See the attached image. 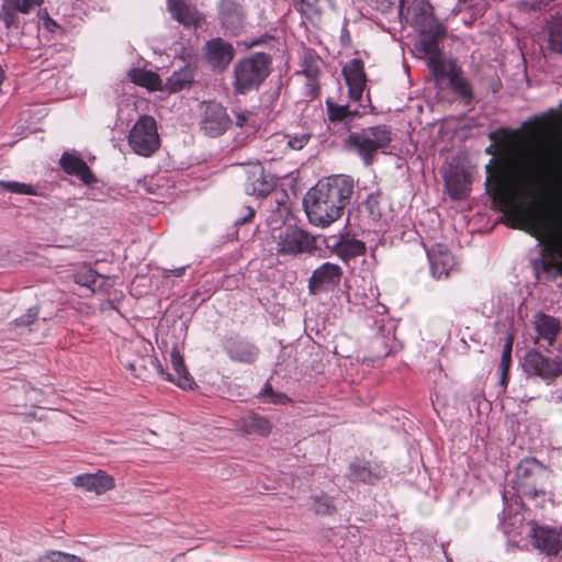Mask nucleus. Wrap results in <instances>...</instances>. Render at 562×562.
I'll return each instance as SVG.
<instances>
[{
	"instance_id": "8fccbe9b",
	"label": "nucleus",
	"mask_w": 562,
	"mask_h": 562,
	"mask_svg": "<svg viewBox=\"0 0 562 562\" xmlns=\"http://www.w3.org/2000/svg\"><path fill=\"white\" fill-rule=\"evenodd\" d=\"M184 270H186V267L166 270L165 277H181L183 274Z\"/></svg>"
},
{
	"instance_id": "aec40b11",
	"label": "nucleus",
	"mask_w": 562,
	"mask_h": 562,
	"mask_svg": "<svg viewBox=\"0 0 562 562\" xmlns=\"http://www.w3.org/2000/svg\"><path fill=\"white\" fill-rule=\"evenodd\" d=\"M341 268L331 262H325L314 270L308 280L311 291L330 290L339 284L341 279Z\"/></svg>"
},
{
	"instance_id": "864d4df0",
	"label": "nucleus",
	"mask_w": 562,
	"mask_h": 562,
	"mask_svg": "<svg viewBox=\"0 0 562 562\" xmlns=\"http://www.w3.org/2000/svg\"><path fill=\"white\" fill-rule=\"evenodd\" d=\"M304 72L306 74V76H307L308 78H312V77H314V76L316 75V70H314V69H312V68H307V69H305V70H304Z\"/></svg>"
},
{
	"instance_id": "6e6552de",
	"label": "nucleus",
	"mask_w": 562,
	"mask_h": 562,
	"mask_svg": "<svg viewBox=\"0 0 562 562\" xmlns=\"http://www.w3.org/2000/svg\"><path fill=\"white\" fill-rule=\"evenodd\" d=\"M548 479L547 468L535 458H526L518 463L510 484L518 496L535 499L537 496L546 494Z\"/></svg>"
},
{
	"instance_id": "a211bd4d",
	"label": "nucleus",
	"mask_w": 562,
	"mask_h": 562,
	"mask_svg": "<svg viewBox=\"0 0 562 562\" xmlns=\"http://www.w3.org/2000/svg\"><path fill=\"white\" fill-rule=\"evenodd\" d=\"M276 179L267 173L261 166H255L248 170L245 182V192L249 195L265 198L276 188Z\"/></svg>"
},
{
	"instance_id": "473e14b6",
	"label": "nucleus",
	"mask_w": 562,
	"mask_h": 562,
	"mask_svg": "<svg viewBox=\"0 0 562 562\" xmlns=\"http://www.w3.org/2000/svg\"><path fill=\"white\" fill-rule=\"evenodd\" d=\"M103 280L104 278L90 266H82L74 273V281L93 293L102 289Z\"/></svg>"
},
{
	"instance_id": "4c0bfd02",
	"label": "nucleus",
	"mask_w": 562,
	"mask_h": 562,
	"mask_svg": "<svg viewBox=\"0 0 562 562\" xmlns=\"http://www.w3.org/2000/svg\"><path fill=\"white\" fill-rule=\"evenodd\" d=\"M260 395L266 397L267 403L271 404H286L291 402L290 397L281 392L273 391L271 384L267 382L260 391Z\"/></svg>"
},
{
	"instance_id": "f8f14e48",
	"label": "nucleus",
	"mask_w": 562,
	"mask_h": 562,
	"mask_svg": "<svg viewBox=\"0 0 562 562\" xmlns=\"http://www.w3.org/2000/svg\"><path fill=\"white\" fill-rule=\"evenodd\" d=\"M231 125L229 115L226 109L217 102L204 103L201 114L200 128L210 137H217L224 134Z\"/></svg>"
},
{
	"instance_id": "680f3d73",
	"label": "nucleus",
	"mask_w": 562,
	"mask_h": 562,
	"mask_svg": "<svg viewBox=\"0 0 562 562\" xmlns=\"http://www.w3.org/2000/svg\"><path fill=\"white\" fill-rule=\"evenodd\" d=\"M349 33L346 32V34L341 35V38L348 37Z\"/></svg>"
},
{
	"instance_id": "603ef678",
	"label": "nucleus",
	"mask_w": 562,
	"mask_h": 562,
	"mask_svg": "<svg viewBox=\"0 0 562 562\" xmlns=\"http://www.w3.org/2000/svg\"><path fill=\"white\" fill-rule=\"evenodd\" d=\"M499 373H501V378H499L501 385L505 387L507 384L508 372H499Z\"/></svg>"
},
{
	"instance_id": "7c9ffc66",
	"label": "nucleus",
	"mask_w": 562,
	"mask_h": 562,
	"mask_svg": "<svg viewBox=\"0 0 562 562\" xmlns=\"http://www.w3.org/2000/svg\"><path fill=\"white\" fill-rule=\"evenodd\" d=\"M128 78L133 83L144 87L150 91L164 90L162 80L151 70L133 68L128 71Z\"/></svg>"
},
{
	"instance_id": "bf43d9fd",
	"label": "nucleus",
	"mask_w": 562,
	"mask_h": 562,
	"mask_svg": "<svg viewBox=\"0 0 562 562\" xmlns=\"http://www.w3.org/2000/svg\"><path fill=\"white\" fill-rule=\"evenodd\" d=\"M349 33L346 32V34L341 35V38L348 37Z\"/></svg>"
},
{
	"instance_id": "412c9836",
	"label": "nucleus",
	"mask_w": 562,
	"mask_h": 562,
	"mask_svg": "<svg viewBox=\"0 0 562 562\" xmlns=\"http://www.w3.org/2000/svg\"><path fill=\"white\" fill-rule=\"evenodd\" d=\"M228 357L233 361L254 363L259 356V348L248 339L241 337H229L224 344Z\"/></svg>"
},
{
	"instance_id": "f03ea898",
	"label": "nucleus",
	"mask_w": 562,
	"mask_h": 562,
	"mask_svg": "<svg viewBox=\"0 0 562 562\" xmlns=\"http://www.w3.org/2000/svg\"><path fill=\"white\" fill-rule=\"evenodd\" d=\"M353 193L350 177L333 176L319 180L304 198V209L311 224L327 227L344 214Z\"/></svg>"
},
{
	"instance_id": "c756f323",
	"label": "nucleus",
	"mask_w": 562,
	"mask_h": 562,
	"mask_svg": "<svg viewBox=\"0 0 562 562\" xmlns=\"http://www.w3.org/2000/svg\"><path fill=\"white\" fill-rule=\"evenodd\" d=\"M194 72L195 69L191 65L181 67L179 70L173 71V74L167 79L164 90L169 93H177L190 88L194 82Z\"/></svg>"
},
{
	"instance_id": "09e8293b",
	"label": "nucleus",
	"mask_w": 562,
	"mask_h": 562,
	"mask_svg": "<svg viewBox=\"0 0 562 562\" xmlns=\"http://www.w3.org/2000/svg\"><path fill=\"white\" fill-rule=\"evenodd\" d=\"M512 364V358L510 357H503L501 356V361L498 366L499 372H508Z\"/></svg>"
},
{
	"instance_id": "79ce46f5",
	"label": "nucleus",
	"mask_w": 562,
	"mask_h": 562,
	"mask_svg": "<svg viewBox=\"0 0 562 562\" xmlns=\"http://www.w3.org/2000/svg\"><path fill=\"white\" fill-rule=\"evenodd\" d=\"M288 146L294 150L302 149L310 140V134L303 133L295 136H286Z\"/></svg>"
},
{
	"instance_id": "f704fd0d",
	"label": "nucleus",
	"mask_w": 562,
	"mask_h": 562,
	"mask_svg": "<svg viewBox=\"0 0 562 562\" xmlns=\"http://www.w3.org/2000/svg\"><path fill=\"white\" fill-rule=\"evenodd\" d=\"M549 48L558 54H562V15L554 16L548 25Z\"/></svg>"
},
{
	"instance_id": "b1692460",
	"label": "nucleus",
	"mask_w": 562,
	"mask_h": 562,
	"mask_svg": "<svg viewBox=\"0 0 562 562\" xmlns=\"http://www.w3.org/2000/svg\"><path fill=\"white\" fill-rule=\"evenodd\" d=\"M532 324L537 334L536 341L542 339L547 342V348L553 346L562 328L560 319L549 314L538 312L533 315Z\"/></svg>"
},
{
	"instance_id": "69168bd1",
	"label": "nucleus",
	"mask_w": 562,
	"mask_h": 562,
	"mask_svg": "<svg viewBox=\"0 0 562 562\" xmlns=\"http://www.w3.org/2000/svg\"><path fill=\"white\" fill-rule=\"evenodd\" d=\"M561 535H562V527H561Z\"/></svg>"
},
{
	"instance_id": "c03bdc74",
	"label": "nucleus",
	"mask_w": 562,
	"mask_h": 562,
	"mask_svg": "<svg viewBox=\"0 0 562 562\" xmlns=\"http://www.w3.org/2000/svg\"><path fill=\"white\" fill-rule=\"evenodd\" d=\"M255 215V210L250 206H247L246 207V215L244 216H240L238 218H236L235 221V225L239 226V225H244L245 223H247L250 218H252Z\"/></svg>"
},
{
	"instance_id": "e433bc0d",
	"label": "nucleus",
	"mask_w": 562,
	"mask_h": 562,
	"mask_svg": "<svg viewBox=\"0 0 562 562\" xmlns=\"http://www.w3.org/2000/svg\"><path fill=\"white\" fill-rule=\"evenodd\" d=\"M0 188L18 194L36 195V190L32 184L18 181H0Z\"/></svg>"
},
{
	"instance_id": "cd10ccee",
	"label": "nucleus",
	"mask_w": 562,
	"mask_h": 562,
	"mask_svg": "<svg viewBox=\"0 0 562 562\" xmlns=\"http://www.w3.org/2000/svg\"><path fill=\"white\" fill-rule=\"evenodd\" d=\"M60 166L66 173L76 176L86 184L97 182V178L87 162L75 154L64 153L60 157Z\"/></svg>"
},
{
	"instance_id": "0e129e2a",
	"label": "nucleus",
	"mask_w": 562,
	"mask_h": 562,
	"mask_svg": "<svg viewBox=\"0 0 562 562\" xmlns=\"http://www.w3.org/2000/svg\"><path fill=\"white\" fill-rule=\"evenodd\" d=\"M550 113H551V115H553V116L555 115V111H554V110H551V111H550Z\"/></svg>"
},
{
	"instance_id": "2f4dec72",
	"label": "nucleus",
	"mask_w": 562,
	"mask_h": 562,
	"mask_svg": "<svg viewBox=\"0 0 562 562\" xmlns=\"http://www.w3.org/2000/svg\"><path fill=\"white\" fill-rule=\"evenodd\" d=\"M240 427L246 435L268 436L272 429L269 419L256 413H251L240 420Z\"/></svg>"
},
{
	"instance_id": "2eb2a0df",
	"label": "nucleus",
	"mask_w": 562,
	"mask_h": 562,
	"mask_svg": "<svg viewBox=\"0 0 562 562\" xmlns=\"http://www.w3.org/2000/svg\"><path fill=\"white\" fill-rule=\"evenodd\" d=\"M342 75L348 86L349 99L361 102L367 85L363 61L360 58L349 60L342 68Z\"/></svg>"
},
{
	"instance_id": "0eeeda50",
	"label": "nucleus",
	"mask_w": 562,
	"mask_h": 562,
	"mask_svg": "<svg viewBox=\"0 0 562 562\" xmlns=\"http://www.w3.org/2000/svg\"><path fill=\"white\" fill-rule=\"evenodd\" d=\"M271 240L274 243L278 256H299L301 254H313L317 250V237L296 225L283 224L273 227L270 232Z\"/></svg>"
},
{
	"instance_id": "052dcab7",
	"label": "nucleus",
	"mask_w": 562,
	"mask_h": 562,
	"mask_svg": "<svg viewBox=\"0 0 562 562\" xmlns=\"http://www.w3.org/2000/svg\"><path fill=\"white\" fill-rule=\"evenodd\" d=\"M349 33L346 32V34L341 35V38L348 37Z\"/></svg>"
},
{
	"instance_id": "f3484780",
	"label": "nucleus",
	"mask_w": 562,
	"mask_h": 562,
	"mask_svg": "<svg viewBox=\"0 0 562 562\" xmlns=\"http://www.w3.org/2000/svg\"><path fill=\"white\" fill-rule=\"evenodd\" d=\"M431 276L436 279L448 278L454 268V257L443 244H436L427 249Z\"/></svg>"
},
{
	"instance_id": "72a5a7b5",
	"label": "nucleus",
	"mask_w": 562,
	"mask_h": 562,
	"mask_svg": "<svg viewBox=\"0 0 562 562\" xmlns=\"http://www.w3.org/2000/svg\"><path fill=\"white\" fill-rule=\"evenodd\" d=\"M448 194L453 200H463L470 191L469 183L464 176L453 173L445 179Z\"/></svg>"
},
{
	"instance_id": "3c124183",
	"label": "nucleus",
	"mask_w": 562,
	"mask_h": 562,
	"mask_svg": "<svg viewBox=\"0 0 562 562\" xmlns=\"http://www.w3.org/2000/svg\"><path fill=\"white\" fill-rule=\"evenodd\" d=\"M499 528L502 529V531L505 533V535H509L510 533V530L508 528V524L506 522V520H501L499 521Z\"/></svg>"
},
{
	"instance_id": "a878e982",
	"label": "nucleus",
	"mask_w": 562,
	"mask_h": 562,
	"mask_svg": "<svg viewBox=\"0 0 562 562\" xmlns=\"http://www.w3.org/2000/svg\"><path fill=\"white\" fill-rule=\"evenodd\" d=\"M170 362L172 372H166L162 368H160V374L165 376L167 381L177 384L183 390L192 389L194 381L187 370L183 357L176 348H173L170 352Z\"/></svg>"
},
{
	"instance_id": "393cba45",
	"label": "nucleus",
	"mask_w": 562,
	"mask_h": 562,
	"mask_svg": "<svg viewBox=\"0 0 562 562\" xmlns=\"http://www.w3.org/2000/svg\"><path fill=\"white\" fill-rule=\"evenodd\" d=\"M74 485L81 487L87 492H93L98 495L103 494L114 487V480L104 471L95 473H83L74 477Z\"/></svg>"
},
{
	"instance_id": "7ed1b4c3",
	"label": "nucleus",
	"mask_w": 562,
	"mask_h": 562,
	"mask_svg": "<svg viewBox=\"0 0 562 562\" xmlns=\"http://www.w3.org/2000/svg\"><path fill=\"white\" fill-rule=\"evenodd\" d=\"M398 15L420 34L419 46L425 54L439 52V42L446 37L447 27L436 19L429 0H401Z\"/></svg>"
},
{
	"instance_id": "e2e57ef3",
	"label": "nucleus",
	"mask_w": 562,
	"mask_h": 562,
	"mask_svg": "<svg viewBox=\"0 0 562 562\" xmlns=\"http://www.w3.org/2000/svg\"><path fill=\"white\" fill-rule=\"evenodd\" d=\"M468 0H458V3H464L467 2Z\"/></svg>"
},
{
	"instance_id": "423d86ee",
	"label": "nucleus",
	"mask_w": 562,
	"mask_h": 562,
	"mask_svg": "<svg viewBox=\"0 0 562 562\" xmlns=\"http://www.w3.org/2000/svg\"><path fill=\"white\" fill-rule=\"evenodd\" d=\"M272 58L267 53H254L234 66L233 87L236 93L246 94L259 89L271 71Z\"/></svg>"
},
{
	"instance_id": "a18cd8bd",
	"label": "nucleus",
	"mask_w": 562,
	"mask_h": 562,
	"mask_svg": "<svg viewBox=\"0 0 562 562\" xmlns=\"http://www.w3.org/2000/svg\"><path fill=\"white\" fill-rule=\"evenodd\" d=\"M513 342H514L513 336L508 335L506 337V340H505V344H504V347H503V351H502V356L503 357H510L512 358Z\"/></svg>"
},
{
	"instance_id": "6ab92c4d",
	"label": "nucleus",
	"mask_w": 562,
	"mask_h": 562,
	"mask_svg": "<svg viewBox=\"0 0 562 562\" xmlns=\"http://www.w3.org/2000/svg\"><path fill=\"white\" fill-rule=\"evenodd\" d=\"M326 109L328 121L333 125H341L349 130L355 119L366 113V105L359 102V105L351 108L348 104H337L330 100H326Z\"/></svg>"
},
{
	"instance_id": "39448f33",
	"label": "nucleus",
	"mask_w": 562,
	"mask_h": 562,
	"mask_svg": "<svg viewBox=\"0 0 562 562\" xmlns=\"http://www.w3.org/2000/svg\"><path fill=\"white\" fill-rule=\"evenodd\" d=\"M391 142V127L380 124L351 132L345 140V147L356 153L366 166H371L379 153H387Z\"/></svg>"
},
{
	"instance_id": "f257e3e1",
	"label": "nucleus",
	"mask_w": 562,
	"mask_h": 562,
	"mask_svg": "<svg viewBox=\"0 0 562 562\" xmlns=\"http://www.w3.org/2000/svg\"><path fill=\"white\" fill-rule=\"evenodd\" d=\"M517 131L501 128L488 134L493 145L485 149L492 159L485 166L487 191L496 200H504L517 181H529L544 164L542 157L522 158L512 147Z\"/></svg>"
},
{
	"instance_id": "6e6d98bb",
	"label": "nucleus",
	"mask_w": 562,
	"mask_h": 562,
	"mask_svg": "<svg viewBox=\"0 0 562 562\" xmlns=\"http://www.w3.org/2000/svg\"><path fill=\"white\" fill-rule=\"evenodd\" d=\"M4 78H5V72H4L2 66L0 65V86L2 85Z\"/></svg>"
},
{
	"instance_id": "c85d7f7f",
	"label": "nucleus",
	"mask_w": 562,
	"mask_h": 562,
	"mask_svg": "<svg viewBox=\"0 0 562 562\" xmlns=\"http://www.w3.org/2000/svg\"><path fill=\"white\" fill-rule=\"evenodd\" d=\"M296 10L310 22L317 23L327 8H334V0H294Z\"/></svg>"
},
{
	"instance_id": "4d7b16f0",
	"label": "nucleus",
	"mask_w": 562,
	"mask_h": 562,
	"mask_svg": "<svg viewBox=\"0 0 562 562\" xmlns=\"http://www.w3.org/2000/svg\"><path fill=\"white\" fill-rule=\"evenodd\" d=\"M374 344L384 345V338L383 337H378L376 340L374 341Z\"/></svg>"
},
{
	"instance_id": "4468645a",
	"label": "nucleus",
	"mask_w": 562,
	"mask_h": 562,
	"mask_svg": "<svg viewBox=\"0 0 562 562\" xmlns=\"http://www.w3.org/2000/svg\"><path fill=\"white\" fill-rule=\"evenodd\" d=\"M386 473V469L378 462L356 459L349 463L346 476L353 483L373 485L383 480Z\"/></svg>"
},
{
	"instance_id": "de8ad7c7",
	"label": "nucleus",
	"mask_w": 562,
	"mask_h": 562,
	"mask_svg": "<svg viewBox=\"0 0 562 562\" xmlns=\"http://www.w3.org/2000/svg\"><path fill=\"white\" fill-rule=\"evenodd\" d=\"M124 367L134 375V376H140V369L142 366H138L137 362H126L124 363Z\"/></svg>"
},
{
	"instance_id": "ea45409f",
	"label": "nucleus",
	"mask_w": 562,
	"mask_h": 562,
	"mask_svg": "<svg viewBox=\"0 0 562 562\" xmlns=\"http://www.w3.org/2000/svg\"><path fill=\"white\" fill-rule=\"evenodd\" d=\"M235 123L238 127H248L251 131H255L257 126L254 115L249 111L235 112Z\"/></svg>"
},
{
	"instance_id": "9d476101",
	"label": "nucleus",
	"mask_w": 562,
	"mask_h": 562,
	"mask_svg": "<svg viewBox=\"0 0 562 562\" xmlns=\"http://www.w3.org/2000/svg\"><path fill=\"white\" fill-rule=\"evenodd\" d=\"M128 145L134 153L149 157L160 145L154 117L142 115L133 125L128 135Z\"/></svg>"
},
{
	"instance_id": "37998d69",
	"label": "nucleus",
	"mask_w": 562,
	"mask_h": 562,
	"mask_svg": "<svg viewBox=\"0 0 562 562\" xmlns=\"http://www.w3.org/2000/svg\"><path fill=\"white\" fill-rule=\"evenodd\" d=\"M40 18L41 20H43L44 27L49 32H54V30L57 27V23L49 18L46 10H44L43 12L40 11Z\"/></svg>"
},
{
	"instance_id": "ddd939ff",
	"label": "nucleus",
	"mask_w": 562,
	"mask_h": 562,
	"mask_svg": "<svg viewBox=\"0 0 562 562\" xmlns=\"http://www.w3.org/2000/svg\"><path fill=\"white\" fill-rule=\"evenodd\" d=\"M217 19L226 34L237 35L244 27L246 10L237 0H220L216 5Z\"/></svg>"
},
{
	"instance_id": "4be33fe9",
	"label": "nucleus",
	"mask_w": 562,
	"mask_h": 562,
	"mask_svg": "<svg viewBox=\"0 0 562 562\" xmlns=\"http://www.w3.org/2000/svg\"><path fill=\"white\" fill-rule=\"evenodd\" d=\"M325 243L326 247L333 248L334 252L344 261H348L366 252L364 243L350 238L348 235L330 236Z\"/></svg>"
},
{
	"instance_id": "c9c22d12",
	"label": "nucleus",
	"mask_w": 562,
	"mask_h": 562,
	"mask_svg": "<svg viewBox=\"0 0 562 562\" xmlns=\"http://www.w3.org/2000/svg\"><path fill=\"white\" fill-rule=\"evenodd\" d=\"M313 510L317 515H331L336 512V507L330 496L322 494L313 497Z\"/></svg>"
},
{
	"instance_id": "a19ab883",
	"label": "nucleus",
	"mask_w": 562,
	"mask_h": 562,
	"mask_svg": "<svg viewBox=\"0 0 562 562\" xmlns=\"http://www.w3.org/2000/svg\"><path fill=\"white\" fill-rule=\"evenodd\" d=\"M38 318V308L30 307L21 317L14 319L15 327H30Z\"/></svg>"
},
{
	"instance_id": "49530a36",
	"label": "nucleus",
	"mask_w": 562,
	"mask_h": 562,
	"mask_svg": "<svg viewBox=\"0 0 562 562\" xmlns=\"http://www.w3.org/2000/svg\"><path fill=\"white\" fill-rule=\"evenodd\" d=\"M539 268H541L543 272H550L553 269V262L541 259L535 265V269L537 271L539 270Z\"/></svg>"
},
{
	"instance_id": "5fc2aeb1",
	"label": "nucleus",
	"mask_w": 562,
	"mask_h": 562,
	"mask_svg": "<svg viewBox=\"0 0 562 562\" xmlns=\"http://www.w3.org/2000/svg\"><path fill=\"white\" fill-rule=\"evenodd\" d=\"M375 203H376V200H375V199H372V198H369V199H368V201H367V204H368V206L370 207L371 213L373 212V211H372V206H373V204H375Z\"/></svg>"
},
{
	"instance_id": "5701e85b",
	"label": "nucleus",
	"mask_w": 562,
	"mask_h": 562,
	"mask_svg": "<svg viewBox=\"0 0 562 562\" xmlns=\"http://www.w3.org/2000/svg\"><path fill=\"white\" fill-rule=\"evenodd\" d=\"M43 0H3L0 20L7 29L19 27L18 13L26 14L33 8L40 5Z\"/></svg>"
},
{
	"instance_id": "13d9d810",
	"label": "nucleus",
	"mask_w": 562,
	"mask_h": 562,
	"mask_svg": "<svg viewBox=\"0 0 562 562\" xmlns=\"http://www.w3.org/2000/svg\"><path fill=\"white\" fill-rule=\"evenodd\" d=\"M390 353V350L387 349V347L385 346L384 347V350L379 355V356H387Z\"/></svg>"
},
{
	"instance_id": "bb28decb",
	"label": "nucleus",
	"mask_w": 562,
	"mask_h": 562,
	"mask_svg": "<svg viewBox=\"0 0 562 562\" xmlns=\"http://www.w3.org/2000/svg\"><path fill=\"white\" fill-rule=\"evenodd\" d=\"M167 5L172 18L184 26H199L204 21L203 14L184 0H168Z\"/></svg>"
},
{
	"instance_id": "dca6fc26",
	"label": "nucleus",
	"mask_w": 562,
	"mask_h": 562,
	"mask_svg": "<svg viewBox=\"0 0 562 562\" xmlns=\"http://www.w3.org/2000/svg\"><path fill=\"white\" fill-rule=\"evenodd\" d=\"M234 55L233 45L221 37L211 38L205 43L204 57L213 69H226Z\"/></svg>"
},
{
	"instance_id": "20e7f679",
	"label": "nucleus",
	"mask_w": 562,
	"mask_h": 562,
	"mask_svg": "<svg viewBox=\"0 0 562 562\" xmlns=\"http://www.w3.org/2000/svg\"><path fill=\"white\" fill-rule=\"evenodd\" d=\"M430 55L427 65L436 87L451 90L464 105L472 104L474 101L472 85L457 60L442 58L438 53Z\"/></svg>"
},
{
	"instance_id": "1a4fd4ad",
	"label": "nucleus",
	"mask_w": 562,
	"mask_h": 562,
	"mask_svg": "<svg viewBox=\"0 0 562 562\" xmlns=\"http://www.w3.org/2000/svg\"><path fill=\"white\" fill-rule=\"evenodd\" d=\"M521 368L527 378L540 379L549 384L562 375V358H551L539 349L531 348L525 352Z\"/></svg>"
},
{
	"instance_id": "9b49d317",
	"label": "nucleus",
	"mask_w": 562,
	"mask_h": 562,
	"mask_svg": "<svg viewBox=\"0 0 562 562\" xmlns=\"http://www.w3.org/2000/svg\"><path fill=\"white\" fill-rule=\"evenodd\" d=\"M528 536L532 547L540 553L548 557H555L562 551L561 531L539 526L535 521H529Z\"/></svg>"
},
{
	"instance_id": "58836bf2",
	"label": "nucleus",
	"mask_w": 562,
	"mask_h": 562,
	"mask_svg": "<svg viewBox=\"0 0 562 562\" xmlns=\"http://www.w3.org/2000/svg\"><path fill=\"white\" fill-rule=\"evenodd\" d=\"M40 562H85L77 555L64 553L60 551H52L44 555Z\"/></svg>"
}]
</instances>
